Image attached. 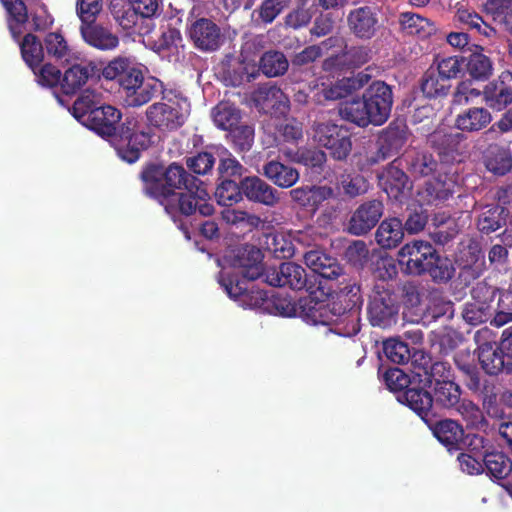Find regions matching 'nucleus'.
Returning <instances> with one entry per match:
<instances>
[{"instance_id":"nucleus-1","label":"nucleus","mask_w":512,"mask_h":512,"mask_svg":"<svg viewBox=\"0 0 512 512\" xmlns=\"http://www.w3.org/2000/svg\"><path fill=\"white\" fill-rule=\"evenodd\" d=\"M142 179L146 193L156 198L175 222L178 214L188 216L198 211L209 216L214 211L203 182L176 163L166 168L150 166L142 173Z\"/></svg>"},{"instance_id":"nucleus-2","label":"nucleus","mask_w":512,"mask_h":512,"mask_svg":"<svg viewBox=\"0 0 512 512\" xmlns=\"http://www.w3.org/2000/svg\"><path fill=\"white\" fill-rule=\"evenodd\" d=\"M367 52L362 48H351L340 55L327 58L323 64L322 75L310 88L312 99L317 103L326 100H337L358 90L368 82L369 76L360 73L357 77L339 78L345 69H351L366 63Z\"/></svg>"},{"instance_id":"nucleus-3","label":"nucleus","mask_w":512,"mask_h":512,"mask_svg":"<svg viewBox=\"0 0 512 512\" xmlns=\"http://www.w3.org/2000/svg\"><path fill=\"white\" fill-rule=\"evenodd\" d=\"M391 107V88L382 81H375L365 91L362 99L342 103L340 114L359 126L382 125L388 119Z\"/></svg>"},{"instance_id":"nucleus-4","label":"nucleus","mask_w":512,"mask_h":512,"mask_svg":"<svg viewBox=\"0 0 512 512\" xmlns=\"http://www.w3.org/2000/svg\"><path fill=\"white\" fill-rule=\"evenodd\" d=\"M190 113L188 100L179 94H167L146 110L147 121L159 129L174 130L184 124Z\"/></svg>"},{"instance_id":"nucleus-5","label":"nucleus","mask_w":512,"mask_h":512,"mask_svg":"<svg viewBox=\"0 0 512 512\" xmlns=\"http://www.w3.org/2000/svg\"><path fill=\"white\" fill-rule=\"evenodd\" d=\"M152 142L150 132L144 131L137 119L130 118L122 125L119 136L113 139L117 155L127 163H134L139 159L141 151Z\"/></svg>"},{"instance_id":"nucleus-6","label":"nucleus","mask_w":512,"mask_h":512,"mask_svg":"<svg viewBox=\"0 0 512 512\" xmlns=\"http://www.w3.org/2000/svg\"><path fill=\"white\" fill-rule=\"evenodd\" d=\"M298 317L310 325L327 326L329 327L327 330L329 332H335L339 335H350L349 332L345 333L337 328H333V326L338 325V321L341 318L335 306H331V303L326 300H318L312 295L299 300Z\"/></svg>"},{"instance_id":"nucleus-7","label":"nucleus","mask_w":512,"mask_h":512,"mask_svg":"<svg viewBox=\"0 0 512 512\" xmlns=\"http://www.w3.org/2000/svg\"><path fill=\"white\" fill-rule=\"evenodd\" d=\"M219 284L224 288L227 295L238 301L241 306L245 308H258L265 312V306L267 305L268 295L259 290L255 289L254 286L248 287L246 280H234L231 278V273L226 269H223L220 277Z\"/></svg>"},{"instance_id":"nucleus-8","label":"nucleus","mask_w":512,"mask_h":512,"mask_svg":"<svg viewBox=\"0 0 512 512\" xmlns=\"http://www.w3.org/2000/svg\"><path fill=\"white\" fill-rule=\"evenodd\" d=\"M424 376V386L427 384L429 386L434 385L435 398L433 402L435 401L436 405L451 407L458 402L460 396L459 388L451 381L450 371L447 370L444 363H435L431 367V373L425 372Z\"/></svg>"},{"instance_id":"nucleus-9","label":"nucleus","mask_w":512,"mask_h":512,"mask_svg":"<svg viewBox=\"0 0 512 512\" xmlns=\"http://www.w3.org/2000/svg\"><path fill=\"white\" fill-rule=\"evenodd\" d=\"M435 249L425 241H413L398 251L399 264L410 274L425 272L429 263H433Z\"/></svg>"},{"instance_id":"nucleus-10","label":"nucleus","mask_w":512,"mask_h":512,"mask_svg":"<svg viewBox=\"0 0 512 512\" xmlns=\"http://www.w3.org/2000/svg\"><path fill=\"white\" fill-rule=\"evenodd\" d=\"M398 306L388 290H376L370 297L368 318L373 326L387 328L397 321Z\"/></svg>"},{"instance_id":"nucleus-11","label":"nucleus","mask_w":512,"mask_h":512,"mask_svg":"<svg viewBox=\"0 0 512 512\" xmlns=\"http://www.w3.org/2000/svg\"><path fill=\"white\" fill-rule=\"evenodd\" d=\"M212 118L215 125L223 130H229L232 133L240 132L243 134V141L239 142L241 149L249 148L253 141V131L250 127L244 126L238 128L240 120L239 110L229 102H221L212 110Z\"/></svg>"},{"instance_id":"nucleus-12","label":"nucleus","mask_w":512,"mask_h":512,"mask_svg":"<svg viewBox=\"0 0 512 512\" xmlns=\"http://www.w3.org/2000/svg\"><path fill=\"white\" fill-rule=\"evenodd\" d=\"M187 32L195 47L202 51H215L221 45L220 28L209 19L199 18L192 21Z\"/></svg>"},{"instance_id":"nucleus-13","label":"nucleus","mask_w":512,"mask_h":512,"mask_svg":"<svg viewBox=\"0 0 512 512\" xmlns=\"http://www.w3.org/2000/svg\"><path fill=\"white\" fill-rule=\"evenodd\" d=\"M266 282L272 286H288L295 290H301L306 286L305 270L292 262L282 263L278 268L269 269L266 274Z\"/></svg>"},{"instance_id":"nucleus-14","label":"nucleus","mask_w":512,"mask_h":512,"mask_svg":"<svg viewBox=\"0 0 512 512\" xmlns=\"http://www.w3.org/2000/svg\"><path fill=\"white\" fill-rule=\"evenodd\" d=\"M121 119L118 109L110 105H101L90 112L84 119L83 126L95 131L101 136H115L116 125Z\"/></svg>"},{"instance_id":"nucleus-15","label":"nucleus","mask_w":512,"mask_h":512,"mask_svg":"<svg viewBox=\"0 0 512 512\" xmlns=\"http://www.w3.org/2000/svg\"><path fill=\"white\" fill-rule=\"evenodd\" d=\"M383 213L382 203L376 200L359 206L352 214L348 229L354 235H363L370 231Z\"/></svg>"},{"instance_id":"nucleus-16","label":"nucleus","mask_w":512,"mask_h":512,"mask_svg":"<svg viewBox=\"0 0 512 512\" xmlns=\"http://www.w3.org/2000/svg\"><path fill=\"white\" fill-rule=\"evenodd\" d=\"M111 11L118 24L125 30L142 33V25L149 26L151 20H144L136 11L132 2L112 0Z\"/></svg>"},{"instance_id":"nucleus-17","label":"nucleus","mask_w":512,"mask_h":512,"mask_svg":"<svg viewBox=\"0 0 512 512\" xmlns=\"http://www.w3.org/2000/svg\"><path fill=\"white\" fill-rule=\"evenodd\" d=\"M144 43L163 58L178 55L184 48L180 31L171 27L163 30L157 39H144Z\"/></svg>"},{"instance_id":"nucleus-18","label":"nucleus","mask_w":512,"mask_h":512,"mask_svg":"<svg viewBox=\"0 0 512 512\" xmlns=\"http://www.w3.org/2000/svg\"><path fill=\"white\" fill-rule=\"evenodd\" d=\"M262 252L255 247H245L239 250L233 262V268L237 273H242L244 278L255 280L263 274Z\"/></svg>"},{"instance_id":"nucleus-19","label":"nucleus","mask_w":512,"mask_h":512,"mask_svg":"<svg viewBox=\"0 0 512 512\" xmlns=\"http://www.w3.org/2000/svg\"><path fill=\"white\" fill-rule=\"evenodd\" d=\"M254 101L265 112L284 115L289 110L288 97L275 86L260 87L254 94Z\"/></svg>"},{"instance_id":"nucleus-20","label":"nucleus","mask_w":512,"mask_h":512,"mask_svg":"<svg viewBox=\"0 0 512 512\" xmlns=\"http://www.w3.org/2000/svg\"><path fill=\"white\" fill-rule=\"evenodd\" d=\"M242 193L251 201L272 206L278 202L276 191L257 176L246 177L241 181Z\"/></svg>"},{"instance_id":"nucleus-21","label":"nucleus","mask_w":512,"mask_h":512,"mask_svg":"<svg viewBox=\"0 0 512 512\" xmlns=\"http://www.w3.org/2000/svg\"><path fill=\"white\" fill-rule=\"evenodd\" d=\"M93 22H82L81 35L86 43L99 50H113L119 45L117 35L107 28L92 25Z\"/></svg>"},{"instance_id":"nucleus-22","label":"nucleus","mask_w":512,"mask_h":512,"mask_svg":"<svg viewBox=\"0 0 512 512\" xmlns=\"http://www.w3.org/2000/svg\"><path fill=\"white\" fill-rule=\"evenodd\" d=\"M414 384L398 396V401L408 405L423 420L427 421L429 413L434 407L430 393Z\"/></svg>"},{"instance_id":"nucleus-23","label":"nucleus","mask_w":512,"mask_h":512,"mask_svg":"<svg viewBox=\"0 0 512 512\" xmlns=\"http://www.w3.org/2000/svg\"><path fill=\"white\" fill-rule=\"evenodd\" d=\"M377 22L376 13L370 7L356 8L348 16L349 28L361 38H370L376 30Z\"/></svg>"},{"instance_id":"nucleus-24","label":"nucleus","mask_w":512,"mask_h":512,"mask_svg":"<svg viewBox=\"0 0 512 512\" xmlns=\"http://www.w3.org/2000/svg\"><path fill=\"white\" fill-rule=\"evenodd\" d=\"M384 189L389 198L403 203L409 196L411 186L405 173L396 167H390L382 176Z\"/></svg>"},{"instance_id":"nucleus-25","label":"nucleus","mask_w":512,"mask_h":512,"mask_svg":"<svg viewBox=\"0 0 512 512\" xmlns=\"http://www.w3.org/2000/svg\"><path fill=\"white\" fill-rule=\"evenodd\" d=\"M404 237L402 221L398 218H388L379 225L375 238L377 243L386 249L396 247Z\"/></svg>"},{"instance_id":"nucleus-26","label":"nucleus","mask_w":512,"mask_h":512,"mask_svg":"<svg viewBox=\"0 0 512 512\" xmlns=\"http://www.w3.org/2000/svg\"><path fill=\"white\" fill-rule=\"evenodd\" d=\"M491 119V114L486 109L474 107L459 113L455 126L462 131L474 132L485 128Z\"/></svg>"},{"instance_id":"nucleus-27","label":"nucleus","mask_w":512,"mask_h":512,"mask_svg":"<svg viewBox=\"0 0 512 512\" xmlns=\"http://www.w3.org/2000/svg\"><path fill=\"white\" fill-rule=\"evenodd\" d=\"M305 264L315 273L325 278H335L340 275L336 260L322 251L312 250L304 256Z\"/></svg>"},{"instance_id":"nucleus-28","label":"nucleus","mask_w":512,"mask_h":512,"mask_svg":"<svg viewBox=\"0 0 512 512\" xmlns=\"http://www.w3.org/2000/svg\"><path fill=\"white\" fill-rule=\"evenodd\" d=\"M45 46L48 55L62 63H71L79 58V55L71 48L64 36L58 32H51L45 37Z\"/></svg>"},{"instance_id":"nucleus-29","label":"nucleus","mask_w":512,"mask_h":512,"mask_svg":"<svg viewBox=\"0 0 512 512\" xmlns=\"http://www.w3.org/2000/svg\"><path fill=\"white\" fill-rule=\"evenodd\" d=\"M265 246L277 258H291L295 254L292 231H278L268 234L265 239Z\"/></svg>"},{"instance_id":"nucleus-30","label":"nucleus","mask_w":512,"mask_h":512,"mask_svg":"<svg viewBox=\"0 0 512 512\" xmlns=\"http://www.w3.org/2000/svg\"><path fill=\"white\" fill-rule=\"evenodd\" d=\"M264 174L279 187L289 188L299 179V173L292 167L277 161H270L264 166Z\"/></svg>"},{"instance_id":"nucleus-31","label":"nucleus","mask_w":512,"mask_h":512,"mask_svg":"<svg viewBox=\"0 0 512 512\" xmlns=\"http://www.w3.org/2000/svg\"><path fill=\"white\" fill-rule=\"evenodd\" d=\"M8 13V25L14 38L20 36L27 22V11L21 0H1Z\"/></svg>"},{"instance_id":"nucleus-32","label":"nucleus","mask_w":512,"mask_h":512,"mask_svg":"<svg viewBox=\"0 0 512 512\" xmlns=\"http://www.w3.org/2000/svg\"><path fill=\"white\" fill-rule=\"evenodd\" d=\"M435 437L449 450L460 448L463 437V430L453 420H443L436 424L433 429Z\"/></svg>"},{"instance_id":"nucleus-33","label":"nucleus","mask_w":512,"mask_h":512,"mask_svg":"<svg viewBox=\"0 0 512 512\" xmlns=\"http://www.w3.org/2000/svg\"><path fill=\"white\" fill-rule=\"evenodd\" d=\"M491 477L503 480L509 478L512 471V462L502 452L485 453L483 457V469Z\"/></svg>"},{"instance_id":"nucleus-34","label":"nucleus","mask_w":512,"mask_h":512,"mask_svg":"<svg viewBox=\"0 0 512 512\" xmlns=\"http://www.w3.org/2000/svg\"><path fill=\"white\" fill-rule=\"evenodd\" d=\"M159 88V83L154 78L143 77L140 83L134 87V92H129L125 97V103L131 107H137L146 104L151 100Z\"/></svg>"},{"instance_id":"nucleus-35","label":"nucleus","mask_w":512,"mask_h":512,"mask_svg":"<svg viewBox=\"0 0 512 512\" xmlns=\"http://www.w3.org/2000/svg\"><path fill=\"white\" fill-rule=\"evenodd\" d=\"M101 103V93L87 89L76 99L72 108V115L83 124L84 119L90 116V112L93 111L94 108H99Z\"/></svg>"},{"instance_id":"nucleus-36","label":"nucleus","mask_w":512,"mask_h":512,"mask_svg":"<svg viewBox=\"0 0 512 512\" xmlns=\"http://www.w3.org/2000/svg\"><path fill=\"white\" fill-rule=\"evenodd\" d=\"M486 168L496 174L504 175L512 167V156L508 149L501 147H490L485 157Z\"/></svg>"},{"instance_id":"nucleus-37","label":"nucleus","mask_w":512,"mask_h":512,"mask_svg":"<svg viewBox=\"0 0 512 512\" xmlns=\"http://www.w3.org/2000/svg\"><path fill=\"white\" fill-rule=\"evenodd\" d=\"M478 359L482 368L488 374H497L504 368V358L502 354L490 343H485L479 347Z\"/></svg>"},{"instance_id":"nucleus-38","label":"nucleus","mask_w":512,"mask_h":512,"mask_svg":"<svg viewBox=\"0 0 512 512\" xmlns=\"http://www.w3.org/2000/svg\"><path fill=\"white\" fill-rule=\"evenodd\" d=\"M20 49L23 60L32 70L36 69L37 66L43 61V47L36 36L27 34L22 42H20Z\"/></svg>"},{"instance_id":"nucleus-39","label":"nucleus","mask_w":512,"mask_h":512,"mask_svg":"<svg viewBox=\"0 0 512 512\" xmlns=\"http://www.w3.org/2000/svg\"><path fill=\"white\" fill-rule=\"evenodd\" d=\"M400 24L406 33L420 37H426L434 31V26L429 20L410 12L401 14Z\"/></svg>"},{"instance_id":"nucleus-40","label":"nucleus","mask_w":512,"mask_h":512,"mask_svg":"<svg viewBox=\"0 0 512 512\" xmlns=\"http://www.w3.org/2000/svg\"><path fill=\"white\" fill-rule=\"evenodd\" d=\"M330 129L329 140L331 141V145H326L325 147L330 150L335 159L342 160L351 150V141L348 131L338 125Z\"/></svg>"},{"instance_id":"nucleus-41","label":"nucleus","mask_w":512,"mask_h":512,"mask_svg":"<svg viewBox=\"0 0 512 512\" xmlns=\"http://www.w3.org/2000/svg\"><path fill=\"white\" fill-rule=\"evenodd\" d=\"M88 67L74 65L69 68L62 77L61 87L67 94L74 93L83 86L91 75Z\"/></svg>"},{"instance_id":"nucleus-42","label":"nucleus","mask_w":512,"mask_h":512,"mask_svg":"<svg viewBox=\"0 0 512 512\" xmlns=\"http://www.w3.org/2000/svg\"><path fill=\"white\" fill-rule=\"evenodd\" d=\"M450 85L436 73L435 68L431 67L425 74L422 82V91L429 98H438L446 96Z\"/></svg>"},{"instance_id":"nucleus-43","label":"nucleus","mask_w":512,"mask_h":512,"mask_svg":"<svg viewBox=\"0 0 512 512\" xmlns=\"http://www.w3.org/2000/svg\"><path fill=\"white\" fill-rule=\"evenodd\" d=\"M265 312L282 317L298 316L299 303L295 304L286 296L271 295L266 302Z\"/></svg>"},{"instance_id":"nucleus-44","label":"nucleus","mask_w":512,"mask_h":512,"mask_svg":"<svg viewBox=\"0 0 512 512\" xmlns=\"http://www.w3.org/2000/svg\"><path fill=\"white\" fill-rule=\"evenodd\" d=\"M260 68L268 77H276L286 72L288 61L280 52H267L261 58Z\"/></svg>"},{"instance_id":"nucleus-45","label":"nucleus","mask_w":512,"mask_h":512,"mask_svg":"<svg viewBox=\"0 0 512 512\" xmlns=\"http://www.w3.org/2000/svg\"><path fill=\"white\" fill-rule=\"evenodd\" d=\"M420 377L421 375L418 373L410 379V377L399 368L389 369L384 376L386 385L391 391H405L416 383H423V379H420Z\"/></svg>"},{"instance_id":"nucleus-46","label":"nucleus","mask_w":512,"mask_h":512,"mask_svg":"<svg viewBox=\"0 0 512 512\" xmlns=\"http://www.w3.org/2000/svg\"><path fill=\"white\" fill-rule=\"evenodd\" d=\"M383 350L386 357L397 364H403L410 358L408 345L396 338L386 340L383 344Z\"/></svg>"},{"instance_id":"nucleus-47","label":"nucleus","mask_w":512,"mask_h":512,"mask_svg":"<svg viewBox=\"0 0 512 512\" xmlns=\"http://www.w3.org/2000/svg\"><path fill=\"white\" fill-rule=\"evenodd\" d=\"M485 101L487 105L497 111L503 110L512 101V92L504 85L488 88L485 91Z\"/></svg>"},{"instance_id":"nucleus-48","label":"nucleus","mask_w":512,"mask_h":512,"mask_svg":"<svg viewBox=\"0 0 512 512\" xmlns=\"http://www.w3.org/2000/svg\"><path fill=\"white\" fill-rule=\"evenodd\" d=\"M241 185L232 180L223 181L216 189L215 196L220 205L229 206L241 199Z\"/></svg>"},{"instance_id":"nucleus-49","label":"nucleus","mask_w":512,"mask_h":512,"mask_svg":"<svg viewBox=\"0 0 512 512\" xmlns=\"http://www.w3.org/2000/svg\"><path fill=\"white\" fill-rule=\"evenodd\" d=\"M426 271L434 280L447 281L453 276L455 269L450 259L435 253L433 263H429Z\"/></svg>"},{"instance_id":"nucleus-50","label":"nucleus","mask_w":512,"mask_h":512,"mask_svg":"<svg viewBox=\"0 0 512 512\" xmlns=\"http://www.w3.org/2000/svg\"><path fill=\"white\" fill-rule=\"evenodd\" d=\"M456 19L460 23L476 29L479 33L487 37L491 36L495 32L494 29L487 25L478 14H475L468 9L459 8L456 13Z\"/></svg>"},{"instance_id":"nucleus-51","label":"nucleus","mask_w":512,"mask_h":512,"mask_svg":"<svg viewBox=\"0 0 512 512\" xmlns=\"http://www.w3.org/2000/svg\"><path fill=\"white\" fill-rule=\"evenodd\" d=\"M467 69L473 78L484 79L491 74L492 65L484 54L473 53L467 62Z\"/></svg>"},{"instance_id":"nucleus-52","label":"nucleus","mask_w":512,"mask_h":512,"mask_svg":"<svg viewBox=\"0 0 512 512\" xmlns=\"http://www.w3.org/2000/svg\"><path fill=\"white\" fill-rule=\"evenodd\" d=\"M282 10L283 5L280 0H264L260 7L254 10L252 16H258L255 21H258L259 19L261 22L269 24L276 19Z\"/></svg>"},{"instance_id":"nucleus-53","label":"nucleus","mask_w":512,"mask_h":512,"mask_svg":"<svg viewBox=\"0 0 512 512\" xmlns=\"http://www.w3.org/2000/svg\"><path fill=\"white\" fill-rule=\"evenodd\" d=\"M33 72L41 86L54 87L62 82L61 71L51 64H45L39 70L34 69Z\"/></svg>"},{"instance_id":"nucleus-54","label":"nucleus","mask_w":512,"mask_h":512,"mask_svg":"<svg viewBox=\"0 0 512 512\" xmlns=\"http://www.w3.org/2000/svg\"><path fill=\"white\" fill-rule=\"evenodd\" d=\"M144 77L143 67L131 63L126 72L119 79V85L124 92V97L131 91L135 93L134 87Z\"/></svg>"},{"instance_id":"nucleus-55","label":"nucleus","mask_w":512,"mask_h":512,"mask_svg":"<svg viewBox=\"0 0 512 512\" xmlns=\"http://www.w3.org/2000/svg\"><path fill=\"white\" fill-rule=\"evenodd\" d=\"M463 63L457 56L442 58L437 62L436 73L443 79L449 80L456 77L462 70Z\"/></svg>"},{"instance_id":"nucleus-56","label":"nucleus","mask_w":512,"mask_h":512,"mask_svg":"<svg viewBox=\"0 0 512 512\" xmlns=\"http://www.w3.org/2000/svg\"><path fill=\"white\" fill-rule=\"evenodd\" d=\"M101 10V0H77V14L84 23L94 22Z\"/></svg>"},{"instance_id":"nucleus-57","label":"nucleus","mask_w":512,"mask_h":512,"mask_svg":"<svg viewBox=\"0 0 512 512\" xmlns=\"http://www.w3.org/2000/svg\"><path fill=\"white\" fill-rule=\"evenodd\" d=\"M501 225V217L498 207L489 208L482 212L478 220V228L482 232L496 231Z\"/></svg>"},{"instance_id":"nucleus-58","label":"nucleus","mask_w":512,"mask_h":512,"mask_svg":"<svg viewBox=\"0 0 512 512\" xmlns=\"http://www.w3.org/2000/svg\"><path fill=\"white\" fill-rule=\"evenodd\" d=\"M258 75V68L254 62H243L239 65L238 70L229 79V83L233 86L242 85L250 82Z\"/></svg>"},{"instance_id":"nucleus-59","label":"nucleus","mask_w":512,"mask_h":512,"mask_svg":"<svg viewBox=\"0 0 512 512\" xmlns=\"http://www.w3.org/2000/svg\"><path fill=\"white\" fill-rule=\"evenodd\" d=\"M344 193L350 197H355L367 191L368 185L361 175H347L341 181Z\"/></svg>"},{"instance_id":"nucleus-60","label":"nucleus","mask_w":512,"mask_h":512,"mask_svg":"<svg viewBox=\"0 0 512 512\" xmlns=\"http://www.w3.org/2000/svg\"><path fill=\"white\" fill-rule=\"evenodd\" d=\"M131 61L127 58L118 57L110 61L102 70V76L107 80H114L122 78L131 65Z\"/></svg>"},{"instance_id":"nucleus-61","label":"nucleus","mask_w":512,"mask_h":512,"mask_svg":"<svg viewBox=\"0 0 512 512\" xmlns=\"http://www.w3.org/2000/svg\"><path fill=\"white\" fill-rule=\"evenodd\" d=\"M189 168L197 174H205L214 165V158L210 153L203 152L187 160Z\"/></svg>"},{"instance_id":"nucleus-62","label":"nucleus","mask_w":512,"mask_h":512,"mask_svg":"<svg viewBox=\"0 0 512 512\" xmlns=\"http://www.w3.org/2000/svg\"><path fill=\"white\" fill-rule=\"evenodd\" d=\"M461 470L467 474L474 475L483 472V459L469 453H462L458 456Z\"/></svg>"},{"instance_id":"nucleus-63","label":"nucleus","mask_w":512,"mask_h":512,"mask_svg":"<svg viewBox=\"0 0 512 512\" xmlns=\"http://www.w3.org/2000/svg\"><path fill=\"white\" fill-rule=\"evenodd\" d=\"M436 161L430 155L417 156L411 163V170L414 174L427 176L436 169Z\"/></svg>"},{"instance_id":"nucleus-64","label":"nucleus","mask_w":512,"mask_h":512,"mask_svg":"<svg viewBox=\"0 0 512 512\" xmlns=\"http://www.w3.org/2000/svg\"><path fill=\"white\" fill-rule=\"evenodd\" d=\"M481 95V91L472 87L471 83L462 82L455 93V101L462 104L473 102Z\"/></svg>"}]
</instances>
